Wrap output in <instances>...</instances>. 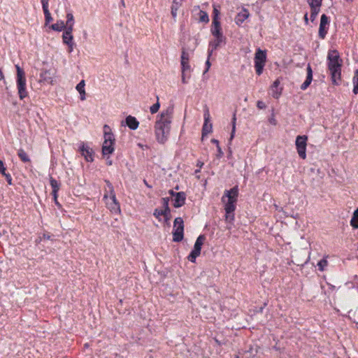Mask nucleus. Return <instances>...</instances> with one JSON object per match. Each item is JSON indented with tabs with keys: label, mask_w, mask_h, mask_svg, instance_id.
I'll return each mask as SVG.
<instances>
[{
	"label": "nucleus",
	"mask_w": 358,
	"mask_h": 358,
	"mask_svg": "<svg viewBox=\"0 0 358 358\" xmlns=\"http://www.w3.org/2000/svg\"><path fill=\"white\" fill-rule=\"evenodd\" d=\"M173 110V106H169L157 116L154 129L156 140L159 143H165L169 138Z\"/></svg>",
	"instance_id": "obj_1"
},
{
	"label": "nucleus",
	"mask_w": 358,
	"mask_h": 358,
	"mask_svg": "<svg viewBox=\"0 0 358 358\" xmlns=\"http://www.w3.org/2000/svg\"><path fill=\"white\" fill-rule=\"evenodd\" d=\"M238 196V187H234L229 190H225L224 195L222 197V202L224 204L225 210V220L230 225L227 227L228 229L231 228V225L234 221V213L236 210V205Z\"/></svg>",
	"instance_id": "obj_2"
},
{
	"label": "nucleus",
	"mask_w": 358,
	"mask_h": 358,
	"mask_svg": "<svg viewBox=\"0 0 358 358\" xmlns=\"http://www.w3.org/2000/svg\"><path fill=\"white\" fill-rule=\"evenodd\" d=\"M343 60L340 57L338 52L336 50H330L327 54V66L330 72L332 83L338 85L341 79V67Z\"/></svg>",
	"instance_id": "obj_3"
},
{
	"label": "nucleus",
	"mask_w": 358,
	"mask_h": 358,
	"mask_svg": "<svg viewBox=\"0 0 358 358\" xmlns=\"http://www.w3.org/2000/svg\"><path fill=\"white\" fill-rule=\"evenodd\" d=\"M105 182L106 186L104 189L103 199L106 206L111 213L120 214L121 213L120 205L116 198L114 187L110 181L106 180Z\"/></svg>",
	"instance_id": "obj_4"
},
{
	"label": "nucleus",
	"mask_w": 358,
	"mask_h": 358,
	"mask_svg": "<svg viewBox=\"0 0 358 358\" xmlns=\"http://www.w3.org/2000/svg\"><path fill=\"white\" fill-rule=\"evenodd\" d=\"M103 142L102 144V153L103 156H110L115 151V138L110 127L103 126Z\"/></svg>",
	"instance_id": "obj_5"
},
{
	"label": "nucleus",
	"mask_w": 358,
	"mask_h": 358,
	"mask_svg": "<svg viewBox=\"0 0 358 358\" xmlns=\"http://www.w3.org/2000/svg\"><path fill=\"white\" fill-rule=\"evenodd\" d=\"M57 71L51 66H45L41 69L39 83L53 85L57 83Z\"/></svg>",
	"instance_id": "obj_6"
},
{
	"label": "nucleus",
	"mask_w": 358,
	"mask_h": 358,
	"mask_svg": "<svg viewBox=\"0 0 358 358\" xmlns=\"http://www.w3.org/2000/svg\"><path fill=\"white\" fill-rule=\"evenodd\" d=\"M17 69V87L18 94L20 99H23L27 96V91L26 89V78L24 71L18 66Z\"/></svg>",
	"instance_id": "obj_7"
},
{
	"label": "nucleus",
	"mask_w": 358,
	"mask_h": 358,
	"mask_svg": "<svg viewBox=\"0 0 358 358\" xmlns=\"http://www.w3.org/2000/svg\"><path fill=\"white\" fill-rule=\"evenodd\" d=\"M255 68L257 75H261L266 61V52L265 50L257 49L255 55Z\"/></svg>",
	"instance_id": "obj_8"
},
{
	"label": "nucleus",
	"mask_w": 358,
	"mask_h": 358,
	"mask_svg": "<svg viewBox=\"0 0 358 358\" xmlns=\"http://www.w3.org/2000/svg\"><path fill=\"white\" fill-rule=\"evenodd\" d=\"M183 220L181 217H177L173 223V240L175 242H179L183 238Z\"/></svg>",
	"instance_id": "obj_9"
},
{
	"label": "nucleus",
	"mask_w": 358,
	"mask_h": 358,
	"mask_svg": "<svg viewBox=\"0 0 358 358\" xmlns=\"http://www.w3.org/2000/svg\"><path fill=\"white\" fill-rule=\"evenodd\" d=\"M205 240L206 238L203 235H200L196 238L194 248L187 257L189 261L191 262H195L196 257H199L201 254V247Z\"/></svg>",
	"instance_id": "obj_10"
},
{
	"label": "nucleus",
	"mask_w": 358,
	"mask_h": 358,
	"mask_svg": "<svg viewBox=\"0 0 358 358\" xmlns=\"http://www.w3.org/2000/svg\"><path fill=\"white\" fill-rule=\"evenodd\" d=\"M307 136H298L296 138L295 145L297 152L301 158H306Z\"/></svg>",
	"instance_id": "obj_11"
},
{
	"label": "nucleus",
	"mask_w": 358,
	"mask_h": 358,
	"mask_svg": "<svg viewBox=\"0 0 358 358\" xmlns=\"http://www.w3.org/2000/svg\"><path fill=\"white\" fill-rule=\"evenodd\" d=\"M79 150L87 162H92L94 161V152L89 143H81Z\"/></svg>",
	"instance_id": "obj_12"
},
{
	"label": "nucleus",
	"mask_w": 358,
	"mask_h": 358,
	"mask_svg": "<svg viewBox=\"0 0 358 358\" xmlns=\"http://www.w3.org/2000/svg\"><path fill=\"white\" fill-rule=\"evenodd\" d=\"M204 123L202 128V138L213 131V124L210 122V115L208 109L204 110Z\"/></svg>",
	"instance_id": "obj_13"
},
{
	"label": "nucleus",
	"mask_w": 358,
	"mask_h": 358,
	"mask_svg": "<svg viewBox=\"0 0 358 358\" xmlns=\"http://www.w3.org/2000/svg\"><path fill=\"white\" fill-rule=\"evenodd\" d=\"M214 38L210 42L208 50V57H210L213 51L215 50L222 43H224V35L213 36Z\"/></svg>",
	"instance_id": "obj_14"
},
{
	"label": "nucleus",
	"mask_w": 358,
	"mask_h": 358,
	"mask_svg": "<svg viewBox=\"0 0 358 358\" xmlns=\"http://www.w3.org/2000/svg\"><path fill=\"white\" fill-rule=\"evenodd\" d=\"M169 193L173 198V201L174 207L180 208L185 204L186 194L183 192L176 193L173 190H170Z\"/></svg>",
	"instance_id": "obj_15"
},
{
	"label": "nucleus",
	"mask_w": 358,
	"mask_h": 358,
	"mask_svg": "<svg viewBox=\"0 0 358 358\" xmlns=\"http://www.w3.org/2000/svg\"><path fill=\"white\" fill-rule=\"evenodd\" d=\"M329 18L324 14L321 16L320 24L319 27V36L320 38H324L327 33L329 29Z\"/></svg>",
	"instance_id": "obj_16"
},
{
	"label": "nucleus",
	"mask_w": 358,
	"mask_h": 358,
	"mask_svg": "<svg viewBox=\"0 0 358 358\" xmlns=\"http://www.w3.org/2000/svg\"><path fill=\"white\" fill-rule=\"evenodd\" d=\"M280 80L276 79L271 86V95L275 99H278L282 94V88L280 87Z\"/></svg>",
	"instance_id": "obj_17"
},
{
	"label": "nucleus",
	"mask_w": 358,
	"mask_h": 358,
	"mask_svg": "<svg viewBox=\"0 0 358 358\" xmlns=\"http://www.w3.org/2000/svg\"><path fill=\"white\" fill-rule=\"evenodd\" d=\"M250 16L248 9L243 8L235 17L236 24L241 25Z\"/></svg>",
	"instance_id": "obj_18"
},
{
	"label": "nucleus",
	"mask_w": 358,
	"mask_h": 358,
	"mask_svg": "<svg viewBox=\"0 0 358 358\" xmlns=\"http://www.w3.org/2000/svg\"><path fill=\"white\" fill-rule=\"evenodd\" d=\"M180 64L182 71H190L189 56V54L185 51L182 52Z\"/></svg>",
	"instance_id": "obj_19"
},
{
	"label": "nucleus",
	"mask_w": 358,
	"mask_h": 358,
	"mask_svg": "<svg viewBox=\"0 0 358 358\" xmlns=\"http://www.w3.org/2000/svg\"><path fill=\"white\" fill-rule=\"evenodd\" d=\"M154 215L159 221H162L164 219L165 222H167L169 220L170 210L155 209Z\"/></svg>",
	"instance_id": "obj_20"
},
{
	"label": "nucleus",
	"mask_w": 358,
	"mask_h": 358,
	"mask_svg": "<svg viewBox=\"0 0 358 358\" xmlns=\"http://www.w3.org/2000/svg\"><path fill=\"white\" fill-rule=\"evenodd\" d=\"M125 124L131 129L136 130L139 126V122L137 119L131 115H128L125 118Z\"/></svg>",
	"instance_id": "obj_21"
},
{
	"label": "nucleus",
	"mask_w": 358,
	"mask_h": 358,
	"mask_svg": "<svg viewBox=\"0 0 358 358\" xmlns=\"http://www.w3.org/2000/svg\"><path fill=\"white\" fill-rule=\"evenodd\" d=\"M183 1H184V0H173L171 8V15L174 20H176V18L178 15V10L182 6Z\"/></svg>",
	"instance_id": "obj_22"
},
{
	"label": "nucleus",
	"mask_w": 358,
	"mask_h": 358,
	"mask_svg": "<svg viewBox=\"0 0 358 358\" xmlns=\"http://www.w3.org/2000/svg\"><path fill=\"white\" fill-rule=\"evenodd\" d=\"M312 80H313V71H312L310 66L308 65V66H307V77H306V80L301 85V89L302 90H306L310 85Z\"/></svg>",
	"instance_id": "obj_23"
},
{
	"label": "nucleus",
	"mask_w": 358,
	"mask_h": 358,
	"mask_svg": "<svg viewBox=\"0 0 358 358\" xmlns=\"http://www.w3.org/2000/svg\"><path fill=\"white\" fill-rule=\"evenodd\" d=\"M210 32L213 36L223 35L220 21L212 22Z\"/></svg>",
	"instance_id": "obj_24"
},
{
	"label": "nucleus",
	"mask_w": 358,
	"mask_h": 358,
	"mask_svg": "<svg viewBox=\"0 0 358 358\" xmlns=\"http://www.w3.org/2000/svg\"><path fill=\"white\" fill-rule=\"evenodd\" d=\"M85 80H82L77 85H76V90L79 92L80 94V100L82 101H84L86 99V92H85Z\"/></svg>",
	"instance_id": "obj_25"
},
{
	"label": "nucleus",
	"mask_w": 358,
	"mask_h": 358,
	"mask_svg": "<svg viewBox=\"0 0 358 358\" xmlns=\"http://www.w3.org/2000/svg\"><path fill=\"white\" fill-rule=\"evenodd\" d=\"M50 185H51L52 188V194H53V196H54L55 202V203L57 205L59 206V203L57 202V191L59 189V185L57 182V181L55 180V179H53L52 178H50Z\"/></svg>",
	"instance_id": "obj_26"
},
{
	"label": "nucleus",
	"mask_w": 358,
	"mask_h": 358,
	"mask_svg": "<svg viewBox=\"0 0 358 358\" xmlns=\"http://www.w3.org/2000/svg\"><path fill=\"white\" fill-rule=\"evenodd\" d=\"M66 27V24L63 21H58L55 24H50L48 27V29L55 31H61L64 30Z\"/></svg>",
	"instance_id": "obj_27"
},
{
	"label": "nucleus",
	"mask_w": 358,
	"mask_h": 358,
	"mask_svg": "<svg viewBox=\"0 0 358 358\" xmlns=\"http://www.w3.org/2000/svg\"><path fill=\"white\" fill-rule=\"evenodd\" d=\"M72 24H69V52H71L73 50V47L75 46V43L73 42V35L71 34V31H72Z\"/></svg>",
	"instance_id": "obj_28"
},
{
	"label": "nucleus",
	"mask_w": 358,
	"mask_h": 358,
	"mask_svg": "<svg viewBox=\"0 0 358 358\" xmlns=\"http://www.w3.org/2000/svg\"><path fill=\"white\" fill-rule=\"evenodd\" d=\"M353 83V92L355 94H358V70H356L355 72L354 77L352 78Z\"/></svg>",
	"instance_id": "obj_29"
},
{
	"label": "nucleus",
	"mask_w": 358,
	"mask_h": 358,
	"mask_svg": "<svg viewBox=\"0 0 358 358\" xmlns=\"http://www.w3.org/2000/svg\"><path fill=\"white\" fill-rule=\"evenodd\" d=\"M350 224L354 228H358V208L354 212Z\"/></svg>",
	"instance_id": "obj_30"
},
{
	"label": "nucleus",
	"mask_w": 358,
	"mask_h": 358,
	"mask_svg": "<svg viewBox=\"0 0 358 358\" xmlns=\"http://www.w3.org/2000/svg\"><path fill=\"white\" fill-rule=\"evenodd\" d=\"M310 8H320L322 0H307Z\"/></svg>",
	"instance_id": "obj_31"
},
{
	"label": "nucleus",
	"mask_w": 358,
	"mask_h": 358,
	"mask_svg": "<svg viewBox=\"0 0 358 358\" xmlns=\"http://www.w3.org/2000/svg\"><path fill=\"white\" fill-rule=\"evenodd\" d=\"M199 21L201 22L207 23L209 22L208 15L206 12L200 10L199 12Z\"/></svg>",
	"instance_id": "obj_32"
},
{
	"label": "nucleus",
	"mask_w": 358,
	"mask_h": 358,
	"mask_svg": "<svg viewBox=\"0 0 358 358\" xmlns=\"http://www.w3.org/2000/svg\"><path fill=\"white\" fill-rule=\"evenodd\" d=\"M213 21H220V9L219 6L213 5Z\"/></svg>",
	"instance_id": "obj_33"
},
{
	"label": "nucleus",
	"mask_w": 358,
	"mask_h": 358,
	"mask_svg": "<svg viewBox=\"0 0 358 358\" xmlns=\"http://www.w3.org/2000/svg\"><path fill=\"white\" fill-rule=\"evenodd\" d=\"M18 156L21 159V160L24 162H29L30 161L28 155L23 150H19Z\"/></svg>",
	"instance_id": "obj_34"
},
{
	"label": "nucleus",
	"mask_w": 358,
	"mask_h": 358,
	"mask_svg": "<svg viewBox=\"0 0 358 358\" xmlns=\"http://www.w3.org/2000/svg\"><path fill=\"white\" fill-rule=\"evenodd\" d=\"M328 266V262L327 259L323 258L317 263V266L320 269V271H323L326 268V267Z\"/></svg>",
	"instance_id": "obj_35"
},
{
	"label": "nucleus",
	"mask_w": 358,
	"mask_h": 358,
	"mask_svg": "<svg viewBox=\"0 0 358 358\" xmlns=\"http://www.w3.org/2000/svg\"><path fill=\"white\" fill-rule=\"evenodd\" d=\"M159 108H160V103L159 101V98L157 97V102L150 106V111L152 114H155L159 110Z\"/></svg>",
	"instance_id": "obj_36"
},
{
	"label": "nucleus",
	"mask_w": 358,
	"mask_h": 358,
	"mask_svg": "<svg viewBox=\"0 0 358 358\" xmlns=\"http://www.w3.org/2000/svg\"><path fill=\"white\" fill-rule=\"evenodd\" d=\"M43 13H44L45 18V27L48 28V27L50 25V23L52 19L50 11H46V12H43Z\"/></svg>",
	"instance_id": "obj_37"
},
{
	"label": "nucleus",
	"mask_w": 358,
	"mask_h": 358,
	"mask_svg": "<svg viewBox=\"0 0 358 358\" xmlns=\"http://www.w3.org/2000/svg\"><path fill=\"white\" fill-rule=\"evenodd\" d=\"M311 8L310 20L312 22H313L315 20V18L317 17L318 13H320V8Z\"/></svg>",
	"instance_id": "obj_38"
},
{
	"label": "nucleus",
	"mask_w": 358,
	"mask_h": 358,
	"mask_svg": "<svg viewBox=\"0 0 358 358\" xmlns=\"http://www.w3.org/2000/svg\"><path fill=\"white\" fill-rule=\"evenodd\" d=\"M189 71H182L181 80L183 84H187L189 82L190 75L187 73Z\"/></svg>",
	"instance_id": "obj_39"
},
{
	"label": "nucleus",
	"mask_w": 358,
	"mask_h": 358,
	"mask_svg": "<svg viewBox=\"0 0 358 358\" xmlns=\"http://www.w3.org/2000/svg\"><path fill=\"white\" fill-rule=\"evenodd\" d=\"M41 4H42L43 12L49 11V9H48L49 0H41Z\"/></svg>",
	"instance_id": "obj_40"
},
{
	"label": "nucleus",
	"mask_w": 358,
	"mask_h": 358,
	"mask_svg": "<svg viewBox=\"0 0 358 358\" xmlns=\"http://www.w3.org/2000/svg\"><path fill=\"white\" fill-rule=\"evenodd\" d=\"M162 201H163V205H164V206L165 208L164 210H170V209L169 208V199L168 198H163Z\"/></svg>",
	"instance_id": "obj_41"
},
{
	"label": "nucleus",
	"mask_w": 358,
	"mask_h": 358,
	"mask_svg": "<svg viewBox=\"0 0 358 358\" xmlns=\"http://www.w3.org/2000/svg\"><path fill=\"white\" fill-rule=\"evenodd\" d=\"M257 106L259 109H264L266 108V105L262 101H258L257 102Z\"/></svg>",
	"instance_id": "obj_42"
},
{
	"label": "nucleus",
	"mask_w": 358,
	"mask_h": 358,
	"mask_svg": "<svg viewBox=\"0 0 358 358\" xmlns=\"http://www.w3.org/2000/svg\"><path fill=\"white\" fill-rule=\"evenodd\" d=\"M217 157L221 158L223 156L224 152H223L222 148H220V146L217 147Z\"/></svg>",
	"instance_id": "obj_43"
},
{
	"label": "nucleus",
	"mask_w": 358,
	"mask_h": 358,
	"mask_svg": "<svg viewBox=\"0 0 358 358\" xmlns=\"http://www.w3.org/2000/svg\"><path fill=\"white\" fill-rule=\"evenodd\" d=\"M210 66H211V64L210 62V57H208V59H207V60L206 62V70L204 71V73H206V72L208 71Z\"/></svg>",
	"instance_id": "obj_44"
},
{
	"label": "nucleus",
	"mask_w": 358,
	"mask_h": 358,
	"mask_svg": "<svg viewBox=\"0 0 358 358\" xmlns=\"http://www.w3.org/2000/svg\"><path fill=\"white\" fill-rule=\"evenodd\" d=\"M6 172V168L4 166L3 162L0 159V173L4 174Z\"/></svg>",
	"instance_id": "obj_45"
},
{
	"label": "nucleus",
	"mask_w": 358,
	"mask_h": 358,
	"mask_svg": "<svg viewBox=\"0 0 358 358\" xmlns=\"http://www.w3.org/2000/svg\"><path fill=\"white\" fill-rule=\"evenodd\" d=\"M2 175L6 177L8 183L11 184V181H12L11 176L9 174L6 173V172L4 173V174H2Z\"/></svg>",
	"instance_id": "obj_46"
},
{
	"label": "nucleus",
	"mask_w": 358,
	"mask_h": 358,
	"mask_svg": "<svg viewBox=\"0 0 358 358\" xmlns=\"http://www.w3.org/2000/svg\"><path fill=\"white\" fill-rule=\"evenodd\" d=\"M235 131H236V125H235V122L233 123V128H232V131H231V139H232L234 136V134H235Z\"/></svg>",
	"instance_id": "obj_47"
},
{
	"label": "nucleus",
	"mask_w": 358,
	"mask_h": 358,
	"mask_svg": "<svg viewBox=\"0 0 358 358\" xmlns=\"http://www.w3.org/2000/svg\"><path fill=\"white\" fill-rule=\"evenodd\" d=\"M211 143L215 144L216 147L220 146L219 141L217 139H215V138H212L211 139Z\"/></svg>",
	"instance_id": "obj_48"
},
{
	"label": "nucleus",
	"mask_w": 358,
	"mask_h": 358,
	"mask_svg": "<svg viewBox=\"0 0 358 358\" xmlns=\"http://www.w3.org/2000/svg\"><path fill=\"white\" fill-rule=\"evenodd\" d=\"M68 17H69V23L73 21V17L71 14H69Z\"/></svg>",
	"instance_id": "obj_49"
},
{
	"label": "nucleus",
	"mask_w": 358,
	"mask_h": 358,
	"mask_svg": "<svg viewBox=\"0 0 358 358\" xmlns=\"http://www.w3.org/2000/svg\"><path fill=\"white\" fill-rule=\"evenodd\" d=\"M269 122L275 124V122H276V120H275L274 117H272L269 119Z\"/></svg>",
	"instance_id": "obj_50"
},
{
	"label": "nucleus",
	"mask_w": 358,
	"mask_h": 358,
	"mask_svg": "<svg viewBox=\"0 0 358 358\" xmlns=\"http://www.w3.org/2000/svg\"><path fill=\"white\" fill-rule=\"evenodd\" d=\"M66 33H64V34H63V40H64V43H67L66 37Z\"/></svg>",
	"instance_id": "obj_51"
},
{
	"label": "nucleus",
	"mask_w": 358,
	"mask_h": 358,
	"mask_svg": "<svg viewBox=\"0 0 358 358\" xmlns=\"http://www.w3.org/2000/svg\"><path fill=\"white\" fill-rule=\"evenodd\" d=\"M304 20H305L306 23L307 24L308 21V14L307 13H306L305 15H304Z\"/></svg>",
	"instance_id": "obj_52"
},
{
	"label": "nucleus",
	"mask_w": 358,
	"mask_h": 358,
	"mask_svg": "<svg viewBox=\"0 0 358 358\" xmlns=\"http://www.w3.org/2000/svg\"><path fill=\"white\" fill-rule=\"evenodd\" d=\"M144 183L145 184V185H146L148 187H150V188L151 187V186H150V185L147 183L146 180H144Z\"/></svg>",
	"instance_id": "obj_53"
},
{
	"label": "nucleus",
	"mask_w": 358,
	"mask_h": 358,
	"mask_svg": "<svg viewBox=\"0 0 358 358\" xmlns=\"http://www.w3.org/2000/svg\"><path fill=\"white\" fill-rule=\"evenodd\" d=\"M203 163H199V164H198V165H199L200 167H201V166H203Z\"/></svg>",
	"instance_id": "obj_54"
},
{
	"label": "nucleus",
	"mask_w": 358,
	"mask_h": 358,
	"mask_svg": "<svg viewBox=\"0 0 358 358\" xmlns=\"http://www.w3.org/2000/svg\"><path fill=\"white\" fill-rule=\"evenodd\" d=\"M108 164L109 165H110V164H111V162H108Z\"/></svg>",
	"instance_id": "obj_55"
},
{
	"label": "nucleus",
	"mask_w": 358,
	"mask_h": 358,
	"mask_svg": "<svg viewBox=\"0 0 358 358\" xmlns=\"http://www.w3.org/2000/svg\"><path fill=\"white\" fill-rule=\"evenodd\" d=\"M236 358H238V357H236Z\"/></svg>",
	"instance_id": "obj_56"
}]
</instances>
